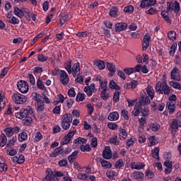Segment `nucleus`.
<instances>
[{"instance_id":"obj_7","label":"nucleus","mask_w":181,"mask_h":181,"mask_svg":"<svg viewBox=\"0 0 181 181\" xmlns=\"http://www.w3.org/2000/svg\"><path fill=\"white\" fill-rule=\"evenodd\" d=\"M77 132V130L74 129L72 131H69L68 134L63 137L62 139L61 144L62 145H67V144H70V141H71V138L74 136L76 133Z\"/></svg>"},{"instance_id":"obj_2","label":"nucleus","mask_w":181,"mask_h":181,"mask_svg":"<svg viewBox=\"0 0 181 181\" xmlns=\"http://www.w3.org/2000/svg\"><path fill=\"white\" fill-rule=\"evenodd\" d=\"M32 114H33V109H32V107L28 106L26 108L21 109L19 112L16 113V117L19 119H22L23 118H28Z\"/></svg>"},{"instance_id":"obj_54","label":"nucleus","mask_w":181,"mask_h":181,"mask_svg":"<svg viewBox=\"0 0 181 181\" xmlns=\"http://www.w3.org/2000/svg\"><path fill=\"white\" fill-rule=\"evenodd\" d=\"M168 37L170 40H176V32L170 31L168 33Z\"/></svg>"},{"instance_id":"obj_14","label":"nucleus","mask_w":181,"mask_h":181,"mask_svg":"<svg viewBox=\"0 0 181 181\" xmlns=\"http://www.w3.org/2000/svg\"><path fill=\"white\" fill-rule=\"evenodd\" d=\"M128 28V25L125 23H118L115 24V32H122Z\"/></svg>"},{"instance_id":"obj_33","label":"nucleus","mask_w":181,"mask_h":181,"mask_svg":"<svg viewBox=\"0 0 181 181\" xmlns=\"http://www.w3.org/2000/svg\"><path fill=\"white\" fill-rule=\"evenodd\" d=\"M141 109L142 107H141V105H136L133 111L132 112V115H134V117H138V115H139V113L141 112Z\"/></svg>"},{"instance_id":"obj_48","label":"nucleus","mask_w":181,"mask_h":181,"mask_svg":"<svg viewBox=\"0 0 181 181\" xmlns=\"http://www.w3.org/2000/svg\"><path fill=\"white\" fill-rule=\"evenodd\" d=\"M124 13H133L134 12V6L132 5H129L124 8Z\"/></svg>"},{"instance_id":"obj_46","label":"nucleus","mask_w":181,"mask_h":181,"mask_svg":"<svg viewBox=\"0 0 181 181\" xmlns=\"http://www.w3.org/2000/svg\"><path fill=\"white\" fill-rule=\"evenodd\" d=\"M62 112V105H56L55 107L52 110L53 114H55L57 115H60V112Z\"/></svg>"},{"instance_id":"obj_43","label":"nucleus","mask_w":181,"mask_h":181,"mask_svg":"<svg viewBox=\"0 0 181 181\" xmlns=\"http://www.w3.org/2000/svg\"><path fill=\"white\" fill-rule=\"evenodd\" d=\"M47 175L46 177L44 178V181H53V172H52L51 170H47Z\"/></svg>"},{"instance_id":"obj_50","label":"nucleus","mask_w":181,"mask_h":181,"mask_svg":"<svg viewBox=\"0 0 181 181\" xmlns=\"http://www.w3.org/2000/svg\"><path fill=\"white\" fill-rule=\"evenodd\" d=\"M170 86L173 87V88H175V90H181L180 83L171 81L170 82Z\"/></svg>"},{"instance_id":"obj_59","label":"nucleus","mask_w":181,"mask_h":181,"mask_svg":"<svg viewBox=\"0 0 181 181\" xmlns=\"http://www.w3.org/2000/svg\"><path fill=\"white\" fill-rule=\"evenodd\" d=\"M70 125H71V123H69L68 122H62V127L65 131H67L70 128Z\"/></svg>"},{"instance_id":"obj_13","label":"nucleus","mask_w":181,"mask_h":181,"mask_svg":"<svg viewBox=\"0 0 181 181\" xmlns=\"http://www.w3.org/2000/svg\"><path fill=\"white\" fill-rule=\"evenodd\" d=\"M165 108L169 114H173L176 111V104L173 102H168Z\"/></svg>"},{"instance_id":"obj_26","label":"nucleus","mask_w":181,"mask_h":181,"mask_svg":"<svg viewBox=\"0 0 181 181\" xmlns=\"http://www.w3.org/2000/svg\"><path fill=\"white\" fill-rule=\"evenodd\" d=\"M100 165L103 168H105L106 169H111L112 168V164L110 161H107V160H104L101 158L100 160Z\"/></svg>"},{"instance_id":"obj_22","label":"nucleus","mask_w":181,"mask_h":181,"mask_svg":"<svg viewBox=\"0 0 181 181\" xmlns=\"http://www.w3.org/2000/svg\"><path fill=\"white\" fill-rule=\"evenodd\" d=\"M107 81L105 79H99V91H102L103 90H108Z\"/></svg>"},{"instance_id":"obj_37","label":"nucleus","mask_w":181,"mask_h":181,"mask_svg":"<svg viewBox=\"0 0 181 181\" xmlns=\"http://www.w3.org/2000/svg\"><path fill=\"white\" fill-rule=\"evenodd\" d=\"M71 63H73L71 60H67L65 63L64 67L69 74H71Z\"/></svg>"},{"instance_id":"obj_44","label":"nucleus","mask_w":181,"mask_h":181,"mask_svg":"<svg viewBox=\"0 0 181 181\" xmlns=\"http://www.w3.org/2000/svg\"><path fill=\"white\" fill-rule=\"evenodd\" d=\"M43 139V135L40 132H37L35 135L34 138V142H40V141H42Z\"/></svg>"},{"instance_id":"obj_52","label":"nucleus","mask_w":181,"mask_h":181,"mask_svg":"<svg viewBox=\"0 0 181 181\" xmlns=\"http://www.w3.org/2000/svg\"><path fill=\"white\" fill-rule=\"evenodd\" d=\"M132 176L134 179H142L144 177V173L139 171H135L132 173Z\"/></svg>"},{"instance_id":"obj_57","label":"nucleus","mask_w":181,"mask_h":181,"mask_svg":"<svg viewBox=\"0 0 181 181\" xmlns=\"http://www.w3.org/2000/svg\"><path fill=\"white\" fill-rule=\"evenodd\" d=\"M107 67L109 71H110V73H112V74H114V73H115V65H114L111 63H107Z\"/></svg>"},{"instance_id":"obj_30","label":"nucleus","mask_w":181,"mask_h":181,"mask_svg":"<svg viewBox=\"0 0 181 181\" xmlns=\"http://www.w3.org/2000/svg\"><path fill=\"white\" fill-rule=\"evenodd\" d=\"M8 170V165L5 163L4 158L0 157V172H6Z\"/></svg>"},{"instance_id":"obj_18","label":"nucleus","mask_w":181,"mask_h":181,"mask_svg":"<svg viewBox=\"0 0 181 181\" xmlns=\"http://www.w3.org/2000/svg\"><path fill=\"white\" fill-rule=\"evenodd\" d=\"M12 162L13 163H18L19 165H22V163H25V156L23 155H20L18 156H14L12 158Z\"/></svg>"},{"instance_id":"obj_10","label":"nucleus","mask_w":181,"mask_h":181,"mask_svg":"<svg viewBox=\"0 0 181 181\" xmlns=\"http://www.w3.org/2000/svg\"><path fill=\"white\" fill-rule=\"evenodd\" d=\"M102 156L103 159L110 160L112 158V151L110 146H105L103 151Z\"/></svg>"},{"instance_id":"obj_24","label":"nucleus","mask_w":181,"mask_h":181,"mask_svg":"<svg viewBox=\"0 0 181 181\" xmlns=\"http://www.w3.org/2000/svg\"><path fill=\"white\" fill-rule=\"evenodd\" d=\"M59 103H61V104L64 103V96L62 94L57 95L55 100L53 101V105H58Z\"/></svg>"},{"instance_id":"obj_63","label":"nucleus","mask_w":181,"mask_h":181,"mask_svg":"<svg viewBox=\"0 0 181 181\" xmlns=\"http://www.w3.org/2000/svg\"><path fill=\"white\" fill-rule=\"evenodd\" d=\"M98 145V144L97 142V137H92L91 141H90L91 148H97Z\"/></svg>"},{"instance_id":"obj_42","label":"nucleus","mask_w":181,"mask_h":181,"mask_svg":"<svg viewBox=\"0 0 181 181\" xmlns=\"http://www.w3.org/2000/svg\"><path fill=\"white\" fill-rule=\"evenodd\" d=\"M170 127L172 129L176 130L177 128H179V127H181L180 122L177 121V119H173Z\"/></svg>"},{"instance_id":"obj_53","label":"nucleus","mask_w":181,"mask_h":181,"mask_svg":"<svg viewBox=\"0 0 181 181\" xmlns=\"http://www.w3.org/2000/svg\"><path fill=\"white\" fill-rule=\"evenodd\" d=\"M48 57L44 56L43 54H37V60L38 62H41V63H44V62H47Z\"/></svg>"},{"instance_id":"obj_8","label":"nucleus","mask_w":181,"mask_h":181,"mask_svg":"<svg viewBox=\"0 0 181 181\" xmlns=\"http://www.w3.org/2000/svg\"><path fill=\"white\" fill-rule=\"evenodd\" d=\"M83 91L87 94L88 97H91L93 93H97V88L95 83H91L90 86H85Z\"/></svg>"},{"instance_id":"obj_40","label":"nucleus","mask_w":181,"mask_h":181,"mask_svg":"<svg viewBox=\"0 0 181 181\" xmlns=\"http://www.w3.org/2000/svg\"><path fill=\"white\" fill-rule=\"evenodd\" d=\"M109 87H110V88H112V90H120L121 89L119 86L117 85V83H115V81H114L113 80L110 81Z\"/></svg>"},{"instance_id":"obj_20","label":"nucleus","mask_w":181,"mask_h":181,"mask_svg":"<svg viewBox=\"0 0 181 181\" xmlns=\"http://www.w3.org/2000/svg\"><path fill=\"white\" fill-rule=\"evenodd\" d=\"M107 119L109 121H118L119 119V115L117 112H112L107 116Z\"/></svg>"},{"instance_id":"obj_32","label":"nucleus","mask_w":181,"mask_h":181,"mask_svg":"<svg viewBox=\"0 0 181 181\" xmlns=\"http://www.w3.org/2000/svg\"><path fill=\"white\" fill-rule=\"evenodd\" d=\"M37 88H39V90H42V91H45V93H47V89L45 86V83H43V81L40 78H38L37 81Z\"/></svg>"},{"instance_id":"obj_4","label":"nucleus","mask_w":181,"mask_h":181,"mask_svg":"<svg viewBox=\"0 0 181 181\" xmlns=\"http://www.w3.org/2000/svg\"><path fill=\"white\" fill-rule=\"evenodd\" d=\"M17 88L22 94H26L29 91V84L23 80H21L17 83Z\"/></svg>"},{"instance_id":"obj_29","label":"nucleus","mask_w":181,"mask_h":181,"mask_svg":"<svg viewBox=\"0 0 181 181\" xmlns=\"http://www.w3.org/2000/svg\"><path fill=\"white\" fill-rule=\"evenodd\" d=\"M128 136V133H127V131L122 128H119V138L122 141H124V139H127V137Z\"/></svg>"},{"instance_id":"obj_47","label":"nucleus","mask_w":181,"mask_h":181,"mask_svg":"<svg viewBox=\"0 0 181 181\" xmlns=\"http://www.w3.org/2000/svg\"><path fill=\"white\" fill-rule=\"evenodd\" d=\"M150 128L151 131H153L154 132H158V131L160 129V125H159L158 123H152L150 125Z\"/></svg>"},{"instance_id":"obj_27","label":"nucleus","mask_w":181,"mask_h":181,"mask_svg":"<svg viewBox=\"0 0 181 181\" xmlns=\"http://www.w3.org/2000/svg\"><path fill=\"white\" fill-rule=\"evenodd\" d=\"M62 121L64 122H69L71 124L73 122V116L71 114H64L62 117Z\"/></svg>"},{"instance_id":"obj_9","label":"nucleus","mask_w":181,"mask_h":181,"mask_svg":"<svg viewBox=\"0 0 181 181\" xmlns=\"http://www.w3.org/2000/svg\"><path fill=\"white\" fill-rule=\"evenodd\" d=\"M21 128L19 127H6L4 129V132L8 138H11L13 135V134H18Z\"/></svg>"},{"instance_id":"obj_23","label":"nucleus","mask_w":181,"mask_h":181,"mask_svg":"<svg viewBox=\"0 0 181 181\" xmlns=\"http://www.w3.org/2000/svg\"><path fill=\"white\" fill-rule=\"evenodd\" d=\"M106 175H107V177H108V179H110V180H115V177H117V176H118V173H117V172L110 170H107L106 172Z\"/></svg>"},{"instance_id":"obj_45","label":"nucleus","mask_w":181,"mask_h":181,"mask_svg":"<svg viewBox=\"0 0 181 181\" xmlns=\"http://www.w3.org/2000/svg\"><path fill=\"white\" fill-rule=\"evenodd\" d=\"M77 155H78V151H74L68 158L69 161L70 163H73V162H74V159H76V158H77Z\"/></svg>"},{"instance_id":"obj_60","label":"nucleus","mask_w":181,"mask_h":181,"mask_svg":"<svg viewBox=\"0 0 181 181\" xmlns=\"http://www.w3.org/2000/svg\"><path fill=\"white\" fill-rule=\"evenodd\" d=\"M124 72L127 76H131V74L135 73V69H134V68H126L124 69Z\"/></svg>"},{"instance_id":"obj_25","label":"nucleus","mask_w":181,"mask_h":181,"mask_svg":"<svg viewBox=\"0 0 181 181\" xmlns=\"http://www.w3.org/2000/svg\"><path fill=\"white\" fill-rule=\"evenodd\" d=\"M6 104V98H5V95L4 94V92H0V110H2V108L5 107V105Z\"/></svg>"},{"instance_id":"obj_28","label":"nucleus","mask_w":181,"mask_h":181,"mask_svg":"<svg viewBox=\"0 0 181 181\" xmlns=\"http://www.w3.org/2000/svg\"><path fill=\"white\" fill-rule=\"evenodd\" d=\"M14 15L22 19V18L25 16V11H23V10H21L18 7H15Z\"/></svg>"},{"instance_id":"obj_31","label":"nucleus","mask_w":181,"mask_h":181,"mask_svg":"<svg viewBox=\"0 0 181 181\" xmlns=\"http://www.w3.org/2000/svg\"><path fill=\"white\" fill-rule=\"evenodd\" d=\"M8 142V139L6 138V135L5 134L1 133L0 134V146L1 148H4L5 145H6V143Z\"/></svg>"},{"instance_id":"obj_36","label":"nucleus","mask_w":181,"mask_h":181,"mask_svg":"<svg viewBox=\"0 0 181 181\" xmlns=\"http://www.w3.org/2000/svg\"><path fill=\"white\" fill-rule=\"evenodd\" d=\"M74 144L75 145H81V144H87V139L83 137H78L75 140H74Z\"/></svg>"},{"instance_id":"obj_64","label":"nucleus","mask_w":181,"mask_h":181,"mask_svg":"<svg viewBox=\"0 0 181 181\" xmlns=\"http://www.w3.org/2000/svg\"><path fill=\"white\" fill-rule=\"evenodd\" d=\"M86 98V94L84 93H78L76 95V101H83Z\"/></svg>"},{"instance_id":"obj_6","label":"nucleus","mask_w":181,"mask_h":181,"mask_svg":"<svg viewBox=\"0 0 181 181\" xmlns=\"http://www.w3.org/2000/svg\"><path fill=\"white\" fill-rule=\"evenodd\" d=\"M23 12L24 13H25V18L26 21H28V22H30L31 21H33V22H36L37 14L30 12V10L27 8H23Z\"/></svg>"},{"instance_id":"obj_16","label":"nucleus","mask_w":181,"mask_h":181,"mask_svg":"<svg viewBox=\"0 0 181 181\" xmlns=\"http://www.w3.org/2000/svg\"><path fill=\"white\" fill-rule=\"evenodd\" d=\"M140 105H149L151 104V99L148 95H144L139 101Z\"/></svg>"},{"instance_id":"obj_41","label":"nucleus","mask_w":181,"mask_h":181,"mask_svg":"<svg viewBox=\"0 0 181 181\" xmlns=\"http://www.w3.org/2000/svg\"><path fill=\"white\" fill-rule=\"evenodd\" d=\"M148 146H154L156 144H158V141H156V137L155 136H150L148 137Z\"/></svg>"},{"instance_id":"obj_55","label":"nucleus","mask_w":181,"mask_h":181,"mask_svg":"<svg viewBox=\"0 0 181 181\" xmlns=\"http://www.w3.org/2000/svg\"><path fill=\"white\" fill-rule=\"evenodd\" d=\"M16 141H18V137L16 136H13L12 139L8 141L7 146H13Z\"/></svg>"},{"instance_id":"obj_62","label":"nucleus","mask_w":181,"mask_h":181,"mask_svg":"<svg viewBox=\"0 0 181 181\" xmlns=\"http://www.w3.org/2000/svg\"><path fill=\"white\" fill-rule=\"evenodd\" d=\"M19 23H20L19 18L15 16L11 17V19L9 21V23H11V25H19Z\"/></svg>"},{"instance_id":"obj_56","label":"nucleus","mask_w":181,"mask_h":181,"mask_svg":"<svg viewBox=\"0 0 181 181\" xmlns=\"http://www.w3.org/2000/svg\"><path fill=\"white\" fill-rule=\"evenodd\" d=\"M179 11H180V5L179 4V2L177 1H175L174 2L173 11L175 12V13H179Z\"/></svg>"},{"instance_id":"obj_35","label":"nucleus","mask_w":181,"mask_h":181,"mask_svg":"<svg viewBox=\"0 0 181 181\" xmlns=\"http://www.w3.org/2000/svg\"><path fill=\"white\" fill-rule=\"evenodd\" d=\"M28 140V133L26 132H22L18 134V141L20 142H23V141Z\"/></svg>"},{"instance_id":"obj_1","label":"nucleus","mask_w":181,"mask_h":181,"mask_svg":"<svg viewBox=\"0 0 181 181\" xmlns=\"http://www.w3.org/2000/svg\"><path fill=\"white\" fill-rule=\"evenodd\" d=\"M156 93H159L160 94H164L165 95H168V94L170 93V89L168 84H162V82L160 81L157 82L156 85Z\"/></svg>"},{"instance_id":"obj_38","label":"nucleus","mask_w":181,"mask_h":181,"mask_svg":"<svg viewBox=\"0 0 181 181\" xmlns=\"http://www.w3.org/2000/svg\"><path fill=\"white\" fill-rule=\"evenodd\" d=\"M95 66H97L98 67L99 70H104L105 69V62L104 61H96L95 62Z\"/></svg>"},{"instance_id":"obj_51","label":"nucleus","mask_w":181,"mask_h":181,"mask_svg":"<svg viewBox=\"0 0 181 181\" xmlns=\"http://www.w3.org/2000/svg\"><path fill=\"white\" fill-rule=\"evenodd\" d=\"M80 150L81 152H90V151H91V147L89 144L82 145L80 146Z\"/></svg>"},{"instance_id":"obj_58","label":"nucleus","mask_w":181,"mask_h":181,"mask_svg":"<svg viewBox=\"0 0 181 181\" xmlns=\"http://www.w3.org/2000/svg\"><path fill=\"white\" fill-rule=\"evenodd\" d=\"M123 166L124 160H122V159H119L115 163V167L116 168V169H121V168H122Z\"/></svg>"},{"instance_id":"obj_49","label":"nucleus","mask_w":181,"mask_h":181,"mask_svg":"<svg viewBox=\"0 0 181 181\" xmlns=\"http://www.w3.org/2000/svg\"><path fill=\"white\" fill-rule=\"evenodd\" d=\"M152 156L155 159H159V147H156L152 150Z\"/></svg>"},{"instance_id":"obj_11","label":"nucleus","mask_w":181,"mask_h":181,"mask_svg":"<svg viewBox=\"0 0 181 181\" xmlns=\"http://www.w3.org/2000/svg\"><path fill=\"white\" fill-rule=\"evenodd\" d=\"M151 42V35L146 33L142 41V50L145 52L149 47V42Z\"/></svg>"},{"instance_id":"obj_19","label":"nucleus","mask_w":181,"mask_h":181,"mask_svg":"<svg viewBox=\"0 0 181 181\" xmlns=\"http://www.w3.org/2000/svg\"><path fill=\"white\" fill-rule=\"evenodd\" d=\"M146 91L150 98V100H153V98H155V90H153V87L148 86L146 88Z\"/></svg>"},{"instance_id":"obj_39","label":"nucleus","mask_w":181,"mask_h":181,"mask_svg":"<svg viewBox=\"0 0 181 181\" xmlns=\"http://www.w3.org/2000/svg\"><path fill=\"white\" fill-rule=\"evenodd\" d=\"M161 16L164 19V21H166L168 23H170V18H169V12L166 11H163L161 12Z\"/></svg>"},{"instance_id":"obj_15","label":"nucleus","mask_w":181,"mask_h":181,"mask_svg":"<svg viewBox=\"0 0 181 181\" xmlns=\"http://www.w3.org/2000/svg\"><path fill=\"white\" fill-rule=\"evenodd\" d=\"M71 73L74 77H76L77 74H80V63H76L71 68Z\"/></svg>"},{"instance_id":"obj_34","label":"nucleus","mask_w":181,"mask_h":181,"mask_svg":"<svg viewBox=\"0 0 181 181\" xmlns=\"http://www.w3.org/2000/svg\"><path fill=\"white\" fill-rule=\"evenodd\" d=\"M110 16L112 18H117L118 16V8L117 6H113L110 11Z\"/></svg>"},{"instance_id":"obj_21","label":"nucleus","mask_w":181,"mask_h":181,"mask_svg":"<svg viewBox=\"0 0 181 181\" xmlns=\"http://www.w3.org/2000/svg\"><path fill=\"white\" fill-rule=\"evenodd\" d=\"M100 97L102 100L104 101H107L110 98V89H105L103 90H100Z\"/></svg>"},{"instance_id":"obj_5","label":"nucleus","mask_w":181,"mask_h":181,"mask_svg":"<svg viewBox=\"0 0 181 181\" xmlns=\"http://www.w3.org/2000/svg\"><path fill=\"white\" fill-rule=\"evenodd\" d=\"M12 98L16 104H24V103H26V100H28L25 95L21 93H13Z\"/></svg>"},{"instance_id":"obj_12","label":"nucleus","mask_w":181,"mask_h":181,"mask_svg":"<svg viewBox=\"0 0 181 181\" xmlns=\"http://www.w3.org/2000/svg\"><path fill=\"white\" fill-rule=\"evenodd\" d=\"M171 78L172 80H175V81H180V71L177 68H174L171 71Z\"/></svg>"},{"instance_id":"obj_17","label":"nucleus","mask_w":181,"mask_h":181,"mask_svg":"<svg viewBox=\"0 0 181 181\" xmlns=\"http://www.w3.org/2000/svg\"><path fill=\"white\" fill-rule=\"evenodd\" d=\"M63 147H58L54 149V151L49 154L51 158H56L63 153Z\"/></svg>"},{"instance_id":"obj_3","label":"nucleus","mask_w":181,"mask_h":181,"mask_svg":"<svg viewBox=\"0 0 181 181\" xmlns=\"http://www.w3.org/2000/svg\"><path fill=\"white\" fill-rule=\"evenodd\" d=\"M57 71H59V81L63 84V86H67V84H69V81H70V77L69 76V74H67V72L59 69H57Z\"/></svg>"},{"instance_id":"obj_61","label":"nucleus","mask_w":181,"mask_h":181,"mask_svg":"<svg viewBox=\"0 0 181 181\" xmlns=\"http://www.w3.org/2000/svg\"><path fill=\"white\" fill-rule=\"evenodd\" d=\"M77 177L79 180H86L88 177V175L84 173H81L77 175Z\"/></svg>"}]
</instances>
